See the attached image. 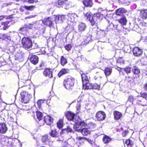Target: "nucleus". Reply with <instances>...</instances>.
<instances>
[{
	"mask_svg": "<svg viewBox=\"0 0 147 147\" xmlns=\"http://www.w3.org/2000/svg\"><path fill=\"white\" fill-rule=\"evenodd\" d=\"M85 18L90 21L92 25L93 26L96 23H98L97 20H100L101 17L100 16L99 14L96 13L92 15L91 13L88 12L86 14Z\"/></svg>",
	"mask_w": 147,
	"mask_h": 147,
	"instance_id": "1",
	"label": "nucleus"
},
{
	"mask_svg": "<svg viewBox=\"0 0 147 147\" xmlns=\"http://www.w3.org/2000/svg\"><path fill=\"white\" fill-rule=\"evenodd\" d=\"M74 82V79L71 76H68L64 80L63 85L66 89L70 90L73 87Z\"/></svg>",
	"mask_w": 147,
	"mask_h": 147,
	"instance_id": "2",
	"label": "nucleus"
},
{
	"mask_svg": "<svg viewBox=\"0 0 147 147\" xmlns=\"http://www.w3.org/2000/svg\"><path fill=\"white\" fill-rule=\"evenodd\" d=\"M83 83V88L84 89H88L92 88V85L89 83L88 78L84 74L81 75Z\"/></svg>",
	"mask_w": 147,
	"mask_h": 147,
	"instance_id": "3",
	"label": "nucleus"
},
{
	"mask_svg": "<svg viewBox=\"0 0 147 147\" xmlns=\"http://www.w3.org/2000/svg\"><path fill=\"white\" fill-rule=\"evenodd\" d=\"M22 44L25 49H29L32 46V41L30 38L28 37H24L22 39Z\"/></svg>",
	"mask_w": 147,
	"mask_h": 147,
	"instance_id": "4",
	"label": "nucleus"
},
{
	"mask_svg": "<svg viewBox=\"0 0 147 147\" xmlns=\"http://www.w3.org/2000/svg\"><path fill=\"white\" fill-rule=\"evenodd\" d=\"M21 99L24 103H27L32 97L31 95L25 91H23L21 92Z\"/></svg>",
	"mask_w": 147,
	"mask_h": 147,
	"instance_id": "5",
	"label": "nucleus"
},
{
	"mask_svg": "<svg viewBox=\"0 0 147 147\" xmlns=\"http://www.w3.org/2000/svg\"><path fill=\"white\" fill-rule=\"evenodd\" d=\"M37 22H33L32 23L27 24L24 25V27L20 28V33L23 34V31L26 30V28L32 29L33 28H37L38 27L36 26Z\"/></svg>",
	"mask_w": 147,
	"mask_h": 147,
	"instance_id": "6",
	"label": "nucleus"
},
{
	"mask_svg": "<svg viewBox=\"0 0 147 147\" xmlns=\"http://www.w3.org/2000/svg\"><path fill=\"white\" fill-rule=\"evenodd\" d=\"M106 116V114L104 112L102 111H99L96 113L95 117L97 120L100 121L104 120Z\"/></svg>",
	"mask_w": 147,
	"mask_h": 147,
	"instance_id": "7",
	"label": "nucleus"
},
{
	"mask_svg": "<svg viewBox=\"0 0 147 147\" xmlns=\"http://www.w3.org/2000/svg\"><path fill=\"white\" fill-rule=\"evenodd\" d=\"M42 22L44 24L47 25L50 27L52 26L53 23L52 19L50 17L45 18L42 20Z\"/></svg>",
	"mask_w": 147,
	"mask_h": 147,
	"instance_id": "8",
	"label": "nucleus"
},
{
	"mask_svg": "<svg viewBox=\"0 0 147 147\" xmlns=\"http://www.w3.org/2000/svg\"><path fill=\"white\" fill-rule=\"evenodd\" d=\"M133 52L134 55L136 56L139 57L142 55V51L139 48L136 47L133 49Z\"/></svg>",
	"mask_w": 147,
	"mask_h": 147,
	"instance_id": "9",
	"label": "nucleus"
},
{
	"mask_svg": "<svg viewBox=\"0 0 147 147\" xmlns=\"http://www.w3.org/2000/svg\"><path fill=\"white\" fill-rule=\"evenodd\" d=\"M65 19L64 16L63 15H58L56 16L55 19L56 24L62 23Z\"/></svg>",
	"mask_w": 147,
	"mask_h": 147,
	"instance_id": "10",
	"label": "nucleus"
},
{
	"mask_svg": "<svg viewBox=\"0 0 147 147\" xmlns=\"http://www.w3.org/2000/svg\"><path fill=\"white\" fill-rule=\"evenodd\" d=\"M65 115L68 120H72L75 123V121L76 120L74 118V114L70 112H68L65 113Z\"/></svg>",
	"mask_w": 147,
	"mask_h": 147,
	"instance_id": "11",
	"label": "nucleus"
},
{
	"mask_svg": "<svg viewBox=\"0 0 147 147\" xmlns=\"http://www.w3.org/2000/svg\"><path fill=\"white\" fill-rule=\"evenodd\" d=\"M101 8H99L98 9V11H100V12H99L98 13H96V14H99L100 15V16L101 17V18H100V20H97L98 22L99 23L100 22L102 19L103 18V17H105V16H107V11L106 10H103L102 11H100L101 10Z\"/></svg>",
	"mask_w": 147,
	"mask_h": 147,
	"instance_id": "12",
	"label": "nucleus"
},
{
	"mask_svg": "<svg viewBox=\"0 0 147 147\" xmlns=\"http://www.w3.org/2000/svg\"><path fill=\"white\" fill-rule=\"evenodd\" d=\"M53 121V118L50 116L47 115L44 117V122L49 125H51Z\"/></svg>",
	"mask_w": 147,
	"mask_h": 147,
	"instance_id": "13",
	"label": "nucleus"
},
{
	"mask_svg": "<svg viewBox=\"0 0 147 147\" xmlns=\"http://www.w3.org/2000/svg\"><path fill=\"white\" fill-rule=\"evenodd\" d=\"M7 127L5 124L4 123H0V132L4 134L7 130Z\"/></svg>",
	"mask_w": 147,
	"mask_h": 147,
	"instance_id": "14",
	"label": "nucleus"
},
{
	"mask_svg": "<svg viewBox=\"0 0 147 147\" xmlns=\"http://www.w3.org/2000/svg\"><path fill=\"white\" fill-rule=\"evenodd\" d=\"M140 10V16L143 19L147 18V9H142Z\"/></svg>",
	"mask_w": 147,
	"mask_h": 147,
	"instance_id": "15",
	"label": "nucleus"
},
{
	"mask_svg": "<svg viewBox=\"0 0 147 147\" xmlns=\"http://www.w3.org/2000/svg\"><path fill=\"white\" fill-rule=\"evenodd\" d=\"M78 31L82 32L84 31L86 28V24L83 23H80L78 25Z\"/></svg>",
	"mask_w": 147,
	"mask_h": 147,
	"instance_id": "16",
	"label": "nucleus"
},
{
	"mask_svg": "<svg viewBox=\"0 0 147 147\" xmlns=\"http://www.w3.org/2000/svg\"><path fill=\"white\" fill-rule=\"evenodd\" d=\"M43 74L46 77H48L49 78L52 77V71L49 69H46L43 72Z\"/></svg>",
	"mask_w": 147,
	"mask_h": 147,
	"instance_id": "17",
	"label": "nucleus"
},
{
	"mask_svg": "<svg viewBox=\"0 0 147 147\" xmlns=\"http://www.w3.org/2000/svg\"><path fill=\"white\" fill-rule=\"evenodd\" d=\"M127 10L123 8H120L117 9L116 11V14L117 15L121 16L123 13L127 12Z\"/></svg>",
	"mask_w": 147,
	"mask_h": 147,
	"instance_id": "18",
	"label": "nucleus"
},
{
	"mask_svg": "<svg viewBox=\"0 0 147 147\" xmlns=\"http://www.w3.org/2000/svg\"><path fill=\"white\" fill-rule=\"evenodd\" d=\"M30 60L32 63L36 64L38 62V57L35 55H32L30 57Z\"/></svg>",
	"mask_w": 147,
	"mask_h": 147,
	"instance_id": "19",
	"label": "nucleus"
},
{
	"mask_svg": "<svg viewBox=\"0 0 147 147\" xmlns=\"http://www.w3.org/2000/svg\"><path fill=\"white\" fill-rule=\"evenodd\" d=\"M83 3L84 6L87 7H90L93 5L92 0H84Z\"/></svg>",
	"mask_w": 147,
	"mask_h": 147,
	"instance_id": "20",
	"label": "nucleus"
},
{
	"mask_svg": "<svg viewBox=\"0 0 147 147\" xmlns=\"http://www.w3.org/2000/svg\"><path fill=\"white\" fill-rule=\"evenodd\" d=\"M81 132L83 135L87 136L90 134V131L88 128H83L81 130Z\"/></svg>",
	"mask_w": 147,
	"mask_h": 147,
	"instance_id": "21",
	"label": "nucleus"
},
{
	"mask_svg": "<svg viewBox=\"0 0 147 147\" xmlns=\"http://www.w3.org/2000/svg\"><path fill=\"white\" fill-rule=\"evenodd\" d=\"M114 118L115 120H117L120 119L122 116V114L118 111H115L113 113Z\"/></svg>",
	"mask_w": 147,
	"mask_h": 147,
	"instance_id": "22",
	"label": "nucleus"
},
{
	"mask_svg": "<svg viewBox=\"0 0 147 147\" xmlns=\"http://www.w3.org/2000/svg\"><path fill=\"white\" fill-rule=\"evenodd\" d=\"M69 72V69L64 68L62 69L58 74V76L60 77L62 75L68 73Z\"/></svg>",
	"mask_w": 147,
	"mask_h": 147,
	"instance_id": "23",
	"label": "nucleus"
},
{
	"mask_svg": "<svg viewBox=\"0 0 147 147\" xmlns=\"http://www.w3.org/2000/svg\"><path fill=\"white\" fill-rule=\"evenodd\" d=\"M112 140V138L109 136L105 135L102 138L103 142L105 144H107L109 143Z\"/></svg>",
	"mask_w": 147,
	"mask_h": 147,
	"instance_id": "24",
	"label": "nucleus"
},
{
	"mask_svg": "<svg viewBox=\"0 0 147 147\" xmlns=\"http://www.w3.org/2000/svg\"><path fill=\"white\" fill-rule=\"evenodd\" d=\"M114 28V26L113 24H111L109 26H108L107 28V30H102V32H103L105 34H106L108 31L112 30Z\"/></svg>",
	"mask_w": 147,
	"mask_h": 147,
	"instance_id": "25",
	"label": "nucleus"
},
{
	"mask_svg": "<svg viewBox=\"0 0 147 147\" xmlns=\"http://www.w3.org/2000/svg\"><path fill=\"white\" fill-rule=\"evenodd\" d=\"M139 96H138L137 98V103L139 105H141L143 106H145L146 105V100H145V101L143 99H142V100H140L139 98Z\"/></svg>",
	"mask_w": 147,
	"mask_h": 147,
	"instance_id": "26",
	"label": "nucleus"
},
{
	"mask_svg": "<svg viewBox=\"0 0 147 147\" xmlns=\"http://www.w3.org/2000/svg\"><path fill=\"white\" fill-rule=\"evenodd\" d=\"M118 21L121 25H124L126 24L127 20L125 17L123 16L118 20Z\"/></svg>",
	"mask_w": 147,
	"mask_h": 147,
	"instance_id": "27",
	"label": "nucleus"
},
{
	"mask_svg": "<svg viewBox=\"0 0 147 147\" xmlns=\"http://www.w3.org/2000/svg\"><path fill=\"white\" fill-rule=\"evenodd\" d=\"M49 135L52 137H56L58 136V133L56 129L52 130L51 132H49Z\"/></svg>",
	"mask_w": 147,
	"mask_h": 147,
	"instance_id": "28",
	"label": "nucleus"
},
{
	"mask_svg": "<svg viewBox=\"0 0 147 147\" xmlns=\"http://www.w3.org/2000/svg\"><path fill=\"white\" fill-rule=\"evenodd\" d=\"M67 16L70 18L71 20V21L72 22H74L75 21V18L78 17L77 15L75 13L71 14L68 13L67 14Z\"/></svg>",
	"mask_w": 147,
	"mask_h": 147,
	"instance_id": "29",
	"label": "nucleus"
},
{
	"mask_svg": "<svg viewBox=\"0 0 147 147\" xmlns=\"http://www.w3.org/2000/svg\"><path fill=\"white\" fill-rule=\"evenodd\" d=\"M78 119H77V120L75 121V124H79L80 126L82 127V126H84V127H85L86 125V123L80 120V119H79V120H78Z\"/></svg>",
	"mask_w": 147,
	"mask_h": 147,
	"instance_id": "30",
	"label": "nucleus"
},
{
	"mask_svg": "<svg viewBox=\"0 0 147 147\" xmlns=\"http://www.w3.org/2000/svg\"><path fill=\"white\" fill-rule=\"evenodd\" d=\"M112 69L108 67L106 68L104 71V72L106 76H109L111 73Z\"/></svg>",
	"mask_w": 147,
	"mask_h": 147,
	"instance_id": "31",
	"label": "nucleus"
},
{
	"mask_svg": "<svg viewBox=\"0 0 147 147\" xmlns=\"http://www.w3.org/2000/svg\"><path fill=\"white\" fill-rule=\"evenodd\" d=\"M9 24V22H2L1 24L2 25L4 26L2 28L3 29V30H5L7 28H8L10 26V25Z\"/></svg>",
	"mask_w": 147,
	"mask_h": 147,
	"instance_id": "32",
	"label": "nucleus"
},
{
	"mask_svg": "<svg viewBox=\"0 0 147 147\" xmlns=\"http://www.w3.org/2000/svg\"><path fill=\"white\" fill-rule=\"evenodd\" d=\"M132 70L134 74H138L140 72V69L136 66H134L132 67Z\"/></svg>",
	"mask_w": 147,
	"mask_h": 147,
	"instance_id": "33",
	"label": "nucleus"
},
{
	"mask_svg": "<svg viewBox=\"0 0 147 147\" xmlns=\"http://www.w3.org/2000/svg\"><path fill=\"white\" fill-rule=\"evenodd\" d=\"M60 63L61 65L62 66H64L67 63V59L64 58L63 56H62L61 57Z\"/></svg>",
	"mask_w": 147,
	"mask_h": 147,
	"instance_id": "34",
	"label": "nucleus"
},
{
	"mask_svg": "<svg viewBox=\"0 0 147 147\" xmlns=\"http://www.w3.org/2000/svg\"><path fill=\"white\" fill-rule=\"evenodd\" d=\"M125 143L127 147H131L133 145V142L129 139L126 140L125 142Z\"/></svg>",
	"mask_w": 147,
	"mask_h": 147,
	"instance_id": "35",
	"label": "nucleus"
},
{
	"mask_svg": "<svg viewBox=\"0 0 147 147\" xmlns=\"http://www.w3.org/2000/svg\"><path fill=\"white\" fill-rule=\"evenodd\" d=\"M36 116L38 119L39 121L42 120V113L39 111H37L36 112Z\"/></svg>",
	"mask_w": 147,
	"mask_h": 147,
	"instance_id": "36",
	"label": "nucleus"
},
{
	"mask_svg": "<svg viewBox=\"0 0 147 147\" xmlns=\"http://www.w3.org/2000/svg\"><path fill=\"white\" fill-rule=\"evenodd\" d=\"M140 26L141 29H145L147 28V24L144 22H142L140 24Z\"/></svg>",
	"mask_w": 147,
	"mask_h": 147,
	"instance_id": "37",
	"label": "nucleus"
},
{
	"mask_svg": "<svg viewBox=\"0 0 147 147\" xmlns=\"http://www.w3.org/2000/svg\"><path fill=\"white\" fill-rule=\"evenodd\" d=\"M75 124L76 125L74 127V129L76 131L81 132V130L82 129V127L79 124Z\"/></svg>",
	"mask_w": 147,
	"mask_h": 147,
	"instance_id": "38",
	"label": "nucleus"
},
{
	"mask_svg": "<svg viewBox=\"0 0 147 147\" xmlns=\"http://www.w3.org/2000/svg\"><path fill=\"white\" fill-rule=\"evenodd\" d=\"M9 34V36L11 38L17 35L18 34L17 32L15 31L10 32Z\"/></svg>",
	"mask_w": 147,
	"mask_h": 147,
	"instance_id": "39",
	"label": "nucleus"
},
{
	"mask_svg": "<svg viewBox=\"0 0 147 147\" xmlns=\"http://www.w3.org/2000/svg\"><path fill=\"white\" fill-rule=\"evenodd\" d=\"M1 38L3 39H7L9 40H11V38L9 35V34H3L1 36Z\"/></svg>",
	"mask_w": 147,
	"mask_h": 147,
	"instance_id": "40",
	"label": "nucleus"
},
{
	"mask_svg": "<svg viewBox=\"0 0 147 147\" xmlns=\"http://www.w3.org/2000/svg\"><path fill=\"white\" fill-rule=\"evenodd\" d=\"M66 5L67 7L68 8L71 7L73 6V5L72 3L70 1L67 0H65V4Z\"/></svg>",
	"mask_w": 147,
	"mask_h": 147,
	"instance_id": "41",
	"label": "nucleus"
},
{
	"mask_svg": "<svg viewBox=\"0 0 147 147\" xmlns=\"http://www.w3.org/2000/svg\"><path fill=\"white\" fill-rule=\"evenodd\" d=\"M131 67L130 66H127L123 69L124 71L127 74H129L131 72Z\"/></svg>",
	"mask_w": 147,
	"mask_h": 147,
	"instance_id": "42",
	"label": "nucleus"
},
{
	"mask_svg": "<svg viewBox=\"0 0 147 147\" xmlns=\"http://www.w3.org/2000/svg\"><path fill=\"white\" fill-rule=\"evenodd\" d=\"M49 140V136L47 135H45L42 136L41 140L43 142H46Z\"/></svg>",
	"mask_w": 147,
	"mask_h": 147,
	"instance_id": "43",
	"label": "nucleus"
},
{
	"mask_svg": "<svg viewBox=\"0 0 147 147\" xmlns=\"http://www.w3.org/2000/svg\"><path fill=\"white\" fill-rule=\"evenodd\" d=\"M140 61L142 65H147V59L146 58L142 59Z\"/></svg>",
	"mask_w": 147,
	"mask_h": 147,
	"instance_id": "44",
	"label": "nucleus"
},
{
	"mask_svg": "<svg viewBox=\"0 0 147 147\" xmlns=\"http://www.w3.org/2000/svg\"><path fill=\"white\" fill-rule=\"evenodd\" d=\"M24 7L26 10L32 11L34 9L35 6L33 5L30 6H24Z\"/></svg>",
	"mask_w": 147,
	"mask_h": 147,
	"instance_id": "45",
	"label": "nucleus"
},
{
	"mask_svg": "<svg viewBox=\"0 0 147 147\" xmlns=\"http://www.w3.org/2000/svg\"><path fill=\"white\" fill-rule=\"evenodd\" d=\"M57 127L59 128H61L63 126V121L62 120H60L57 123Z\"/></svg>",
	"mask_w": 147,
	"mask_h": 147,
	"instance_id": "46",
	"label": "nucleus"
},
{
	"mask_svg": "<svg viewBox=\"0 0 147 147\" xmlns=\"http://www.w3.org/2000/svg\"><path fill=\"white\" fill-rule=\"evenodd\" d=\"M24 54L23 53L20 52V53H18V54L17 55L16 57L18 59H21L24 57Z\"/></svg>",
	"mask_w": 147,
	"mask_h": 147,
	"instance_id": "47",
	"label": "nucleus"
},
{
	"mask_svg": "<svg viewBox=\"0 0 147 147\" xmlns=\"http://www.w3.org/2000/svg\"><path fill=\"white\" fill-rule=\"evenodd\" d=\"M65 1L61 0H58L57 2V4L59 5H65Z\"/></svg>",
	"mask_w": 147,
	"mask_h": 147,
	"instance_id": "48",
	"label": "nucleus"
},
{
	"mask_svg": "<svg viewBox=\"0 0 147 147\" xmlns=\"http://www.w3.org/2000/svg\"><path fill=\"white\" fill-rule=\"evenodd\" d=\"M65 49L68 51H69L71 48V46L70 44H68L65 46Z\"/></svg>",
	"mask_w": 147,
	"mask_h": 147,
	"instance_id": "49",
	"label": "nucleus"
},
{
	"mask_svg": "<svg viewBox=\"0 0 147 147\" xmlns=\"http://www.w3.org/2000/svg\"><path fill=\"white\" fill-rule=\"evenodd\" d=\"M100 86L97 84H94L93 86V88L96 89H100Z\"/></svg>",
	"mask_w": 147,
	"mask_h": 147,
	"instance_id": "50",
	"label": "nucleus"
},
{
	"mask_svg": "<svg viewBox=\"0 0 147 147\" xmlns=\"http://www.w3.org/2000/svg\"><path fill=\"white\" fill-rule=\"evenodd\" d=\"M90 128H94L96 127V125L94 123H91L89 124Z\"/></svg>",
	"mask_w": 147,
	"mask_h": 147,
	"instance_id": "51",
	"label": "nucleus"
},
{
	"mask_svg": "<svg viewBox=\"0 0 147 147\" xmlns=\"http://www.w3.org/2000/svg\"><path fill=\"white\" fill-rule=\"evenodd\" d=\"M84 140H87L88 142H89L91 144H92L93 142V141L92 140L90 139H89L88 138H85Z\"/></svg>",
	"mask_w": 147,
	"mask_h": 147,
	"instance_id": "52",
	"label": "nucleus"
},
{
	"mask_svg": "<svg viewBox=\"0 0 147 147\" xmlns=\"http://www.w3.org/2000/svg\"><path fill=\"white\" fill-rule=\"evenodd\" d=\"M141 97L144 98H147V94L145 93L141 94Z\"/></svg>",
	"mask_w": 147,
	"mask_h": 147,
	"instance_id": "53",
	"label": "nucleus"
},
{
	"mask_svg": "<svg viewBox=\"0 0 147 147\" xmlns=\"http://www.w3.org/2000/svg\"><path fill=\"white\" fill-rule=\"evenodd\" d=\"M134 99V97L131 95L129 97L128 100L130 102H133Z\"/></svg>",
	"mask_w": 147,
	"mask_h": 147,
	"instance_id": "54",
	"label": "nucleus"
},
{
	"mask_svg": "<svg viewBox=\"0 0 147 147\" xmlns=\"http://www.w3.org/2000/svg\"><path fill=\"white\" fill-rule=\"evenodd\" d=\"M65 130L68 132H71L72 131V129L69 126L67 127Z\"/></svg>",
	"mask_w": 147,
	"mask_h": 147,
	"instance_id": "55",
	"label": "nucleus"
},
{
	"mask_svg": "<svg viewBox=\"0 0 147 147\" xmlns=\"http://www.w3.org/2000/svg\"><path fill=\"white\" fill-rule=\"evenodd\" d=\"M85 138L83 137H77L76 139L79 140H84Z\"/></svg>",
	"mask_w": 147,
	"mask_h": 147,
	"instance_id": "56",
	"label": "nucleus"
},
{
	"mask_svg": "<svg viewBox=\"0 0 147 147\" xmlns=\"http://www.w3.org/2000/svg\"><path fill=\"white\" fill-rule=\"evenodd\" d=\"M129 1H126L123 3V4L125 6H128L130 4Z\"/></svg>",
	"mask_w": 147,
	"mask_h": 147,
	"instance_id": "57",
	"label": "nucleus"
},
{
	"mask_svg": "<svg viewBox=\"0 0 147 147\" xmlns=\"http://www.w3.org/2000/svg\"><path fill=\"white\" fill-rule=\"evenodd\" d=\"M80 103H78V104L77 105V106L76 107L78 111H79L80 109Z\"/></svg>",
	"mask_w": 147,
	"mask_h": 147,
	"instance_id": "58",
	"label": "nucleus"
},
{
	"mask_svg": "<svg viewBox=\"0 0 147 147\" xmlns=\"http://www.w3.org/2000/svg\"><path fill=\"white\" fill-rule=\"evenodd\" d=\"M128 133V132L127 131H124L122 133V135L123 136H125Z\"/></svg>",
	"mask_w": 147,
	"mask_h": 147,
	"instance_id": "59",
	"label": "nucleus"
},
{
	"mask_svg": "<svg viewBox=\"0 0 147 147\" xmlns=\"http://www.w3.org/2000/svg\"><path fill=\"white\" fill-rule=\"evenodd\" d=\"M143 88L145 90H147V82L144 85Z\"/></svg>",
	"mask_w": 147,
	"mask_h": 147,
	"instance_id": "60",
	"label": "nucleus"
},
{
	"mask_svg": "<svg viewBox=\"0 0 147 147\" xmlns=\"http://www.w3.org/2000/svg\"><path fill=\"white\" fill-rule=\"evenodd\" d=\"M28 2L30 3H33L34 2H36V1H35L34 0H28Z\"/></svg>",
	"mask_w": 147,
	"mask_h": 147,
	"instance_id": "61",
	"label": "nucleus"
},
{
	"mask_svg": "<svg viewBox=\"0 0 147 147\" xmlns=\"http://www.w3.org/2000/svg\"><path fill=\"white\" fill-rule=\"evenodd\" d=\"M118 61L120 62L121 63H122L123 64L124 63V61L122 58L119 59Z\"/></svg>",
	"mask_w": 147,
	"mask_h": 147,
	"instance_id": "62",
	"label": "nucleus"
},
{
	"mask_svg": "<svg viewBox=\"0 0 147 147\" xmlns=\"http://www.w3.org/2000/svg\"><path fill=\"white\" fill-rule=\"evenodd\" d=\"M41 100H39L37 102V104L39 105H41Z\"/></svg>",
	"mask_w": 147,
	"mask_h": 147,
	"instance_id": "63",
	"label": "nucleus"
},
{
	"mask_svg": "<svg viewBox=\"0 0 147 147\" xmlns=\"http://www.w3.org/2000/svg\"><path fill=\"white\" fill-rule=\"evenodd\" d=\"M5 17V16H0V20H2Z\"/></svg>",
	"mask_w": 147,
	"mask_h": 147,
	"instance_id": "64",
	"label": "nucleus"
}]
</instances>
